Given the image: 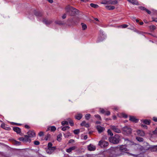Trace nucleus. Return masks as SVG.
<instances>
[{"mask_svg":"<svg viewBox=\"0 0 157 157\" xmlns=\"http://www.w3.org/2000/svg\"><path fill=\"white\" fill-rule=\"evenodd\" d=\"M84 138L85 140H86L87 138V136L86 135L85 136Z\"/></svg>","mask_w":157,"mask_h":157,"instance_id":"e2e57ef3","label":"nucleus"},{"mask_svg":"<svg viewBox=\"0 0 157 157\" xmlns=\"http://www.w3.org/2000/svg\"><path fill=\"white\" fill-rule=\"evenodd\" d=\"M128 26V25H127L124 24L121 25V27L123 28H126Z\"/></svg>","mask_w":157,"mask_h":157,"instance_id":"09e8293b","label":"nucleus"},{"mask_svg":"<svg viewBox=\"0 0 157 157\" xmlns=\"http://www.w3.org/2000/svg\"><path fill=\"white\" fill-rule=\"evenodd\" d=\"M143 123L146 124H149L150 123V121L147 120H142Z\"/></svg>","mask_w":157,"mask_h":157,"instance_id":"393cba45","label":"nucleus"},{"mask_svg":"<svg viewBox=\"0 0 157 157\" xmlns=\"http://www.w3.org/2000/svg\"><path fill=\"white\" fill-rule=\"evenodd\" d=\"M120 150L121 151L125 152L127 151V149L125 145H121L120 147Z\"/></svg>","mask_w":157,"mask_h":157,"instance_id":"f8f14e48","label":"nucleus"},{"mask_svg":"<svg viewBox=\"0 0 157 157\" xmlns=\"http://www.w3.org/2000/svg\"><path fill=\"white\" fill-rule=\"evenodd\" d=\"M121 116L124 118H127L128 117L127 115L124 113H122L121 114Z\"/></svg>","mask_w":157,"mask_h":157,"instance_id":"ea45409f","label":"nucleus"},{"mask_svg":"<svg viewBox=\"0 0 157 157\" xmlns=\"http://www.w3.org/2000/svg\"><path fill=\"white\" fill-rule=\"evenodd\" d=\"M15 144L17 145H19L21 143L20 142H18L17 141H15Z\"/></svg>","mask_w":157,"mask_h":157,"instance_id":"de8ad7c7","label":"nucleus"},{"mask_svg":"<svg viewBox=\"0 0 157 157\" xmlns=\"http://www.w3.org/2000/svg\"><path fill=\"white\" fill-rule=\"evenodd\" d=\"M157 146H155L151 147L150 148L149 147H147L146 148H145V149L147 150H148V149H150V150L151 151H156V150H157V149L156 148Z\"/></svg>","mask_w":157,"mask_h":157,"instance_id":"9d476101","label":"nucleus"},{"mask_svg":"<svg viewBox=\"0 0 157 157\" xmlns=\"http://www.w3.org/2000/svg\"><path fill=\"white\" fill-rule=\"evenodd\" d=\"M68 122L67 121H63L62 122V124L63 125H64L65 124L68 125Z\"/></svg>","mask_w":157,"mask_h":157,"instance_id":"c9c22d12","label":"nucleus"},{"mask_svg":"<svg viewBox=\"0 0 157 157\" xmlns=\"http://www.w3.org/2000/svg\"><path fill=\"white\" fill-rule=\"evenodd\" d=\"M78 10L76 11L75 10H67V13L70 14L71 16H74L78 13Z\"/></svg>","mask_w":157,"mask_h":157,"instance_id":"6e6552de","label":"nucleus"},{"mask_svg":"<svg viewBox=\"0 0 157 157\" xmlns=\"http://www.w3.org/2000/svg\"><path fill=\"white\" fill-rule=\"evenodd\" d=\"M100 112L101 113H104L105 112L104 109H100Z\"/></svg>","mask_w":157,"mask_h":157,"instance_id":"c03bdc74","label":"nucleus"},{"mask_svg":"<svg viewBox=\"0 0 157 157\" xmlns=\"http://www.w3.org/2000/svg\"><path fill=\"white\" fill-rule=\"evenodd\" d=\"M101 123V122L100 121H96V124H99Z\"/></svg>","mask_w":157,"mask_h":157,"instance_id":"69168bd1","label":"nucleus"},{"mask_svg":"<svg viewBox=\"0 0 157 157\" xmlns=\"http://www.w3.org/2000/svg\"><path fill=\"white\" fill-rule=\"evenodd\" d=\"M77 148V147L76 146H73L69 148L68 149H67L66 150V151L68 153L71 152L72 150H75L76 148Z\"/></svg>","mask_w":157,"mask_h":157,"instance_id":"dca6fc26","label":"nucleus"},{"mask_svg":"<svg viewBox=\"0 0 157 157\" xmlns=\"http://www.w3.org/2000/svg\"><path fill=\"white\" fill-rule=\"evenodd\" d=\"M81 1L83 2H87L89 0H80Z\"/></svg>","mask_w":157,"mask_h":157,"instance_id":"4d7b16f0","label":"nucleus"},{"mask_svg":"<svg viewBox=\"0 0 157 157\" xmlns=\"http://www.w3.org/2000/svg\"><path fill=\"white\" fill-rule=\"evenodd\" d=\"M153 133L154 134H156L157 133V128H156L155 130L153 132Z\"/></svg>","mask_w":157,"mask_h":157,"instance_id":"8fccbe9b","label":"nucleus"},{"mask_svg":"<svg viewBox=\"0 0 157 157\" xmlns=\"http://www.w3.org/2000/svg\"><path fill=\"white\" fill-rule=\"evenodd\" d=\"M94 116L96 118H97L98 119H99L100 120H101V117L98 114H96L95 115H94Z\"/></svg>","mask_w":157,"mask_h":157,"instance_id":"72a5a7b5","label":"nucleus"},{"mask_svg":"<svg viewBox=\"0 0 157 157\" xmlns=\"http://www.w3.org/2000/svg\"><path fill=\"white\" fill-rule=\"evenodd\" d=\"M79 132H80L79 130L78 129H76V130H75L74 131V132L75 134H77Z\"/></svg>","mask_w":157,"mask_h":157,"instance_id":"e433bc0d","label":"nucleus"},{"mask_svg":"<svg viewBox=\"0 0 157 157\" xmlns=\"http://www.w3.org/2000/svg\"><path fill=\"white\" fill-rule=\"evenodd\" d=\"M110 128L114 132L117 133H120L121 132V130L118 128L117 126L113 125H111Z\"/></svg>","mask_w":157,"mask_h":157,"instance_id":"20e7f679","label":"nucleus"},{"mask_svg":"<svg viewBox=\"0 0 157 157\" xmlns=\"http://www.w3.org/2000/svg\"><path fill=\"white\" fill-rule=\"evenodd\" d=\"M153 21L155 22H157V18H155L153 19Z\"/></svg>","mask_w":157,"mask_h":157,"instance_id":"680f3d73","label":"nucleus"},{"mask_svg":"<svg viewBox=\"0 0 157 157\" xmlns=\"http://www.w3.org/2000/svg\"><path fill=\"white\" fill-rule=\"evenodd\" d=\"M25 127L26 128H28V129L30 128V127L28 125H26L25 126Z\"/></svg>","mask_w":157,"mask_h":157,"instance_id":"13d9d810","label":"nucleus"},{"mask_svg":"<svg viewBox=\"0 0 157 157\" xmlns=\"http://www.w3.org/2000/svg\"><path fill=\"white\" fill-rule=\"evenodd\" d=\"M56 24H58L60 25H63L64 24L63 23L60 21H56Z\"/></svg>","mask_w":157,"mask_h":157,"instance_id":"7c9ffc66","label":"nucleus"},{"mask_svg":"<svg viewBox=\"0 0 157 157\" xmlns=\"http://www.w3.org/2000/svg\"><path fill=\"white\" fill-rule=\"evenodd\" d=\"M147 13L149 14H150L151 12L150 10H146Z\"/></svg>","mask_w":157,"mask_h":157,"instance_id":"052dcab7","label":"nucleus"},{"mask_svg":"<svg viewBox=\"0 0 157 157\" xmlns=\"http://www.w3.org/2000/svg\"><path fill=\"white\" fill-rule=\"evenodd\" d=\"M127 1L132 3L133 4L137 5H138V1L136 0H127Z\"/></svg>","mask_w":157,"mask_h":157,"instance_id":"412c9836","label":"nucleus"},{"mask_svg":"<svg viewBox=\"0 0 157 157\" xmlns=\"http://www.w3.org/2000/svg\"><path fill=\"white\" fill-rule=\"evenodd\" d=\"M108 133L111 136H113V133L112 132L111 130L110 129H108L107 131Z\"/></svg>","mask_w":157,"mask_h":157,"instance_id":"f704fd0d","label":"nucleus"},{"mask_svg":"<svg viewBox=\"0 0 157 157\" xmlns=\"http://www.w3.org/2000/svg\"><path fill=\"white\" fill-rule=\"evenodd\" d=\"M13 130L17 133H19L21 132L20 128L17 127H13Z\"/></svg>","mask_w":157,"mask_h":157,"instance_id":"f3484780","label":"nucleus"},{"mask_svg":"<svg viewBox=\"0 0 157 157\" xmlns=\"http://www.w3.org/2000/svg\"><path fill=\"white\" fill-rule=\"evenodd\" d=\"M74 141V140H73L72 139H71V140H70L69 141V143H71L72 142H73Z\"/></svg>","mask_w":157,"mask_h":157,"instance_id":"0e129e2a","label":"nucleus"},{"mask_svg":"<svg viewBox=\"0 0 157 157\" xmlns=\"http://www.w3.org/2000/svg\"><path fill=\"white\" fill-rule=\"evenodd\" d=\"M56 147H52L48 148L46 150L47 152L49 154H51L56 149Z\"/></svg>","mask_w":157,"mask_h":157,"instance_id":"0eeeda50","label":"nucleus"},{"mask_svg":"<svg viewBox=\"0 0 157 157\" xmlns=\"http://www.w3.org/2000/svg\"><path fill=\"white\" fill-rule=\"evenodd\" d=\"M110 142L114 144H118L121 140L120 136L118 134H116L113 137H110L109 138Z\"/></svg>","mask_w":157,"mask_h":157,"instance_id":"f257e3e1","label":"nucleus"},{"mask_svg":"<svg viewBox=\"0 0 157 157\" xmlns=\"http://www.w3.org/2000/svg\"><path fill=\"white\" fill-rule=\"evenodd\" d=\"M141 126L144 128H147V126L146 125H143V124H141Z\"/></svg>","mask_w":157,"mask_h":157,"instance_id":"bf43d9fd","label":"nucleus"},{"mask_svg":"<svg viewBox=\"0 0 157 157\" xmlns=\"http://www.w3.org/2000/svg\"><path fill=\"white\" fill-rule=\"evenodd\" d=\"M90 116H91V115L89 113H87V114H86L85 115V118L86 120H88L90 119Z\"/></svg>","mask_w":157,"mask_h":157,"instance_id":"cd10ccee","label":"nucleus"},{"mask_svg":"<svg viewBox=\"0 0 157 157\" xmlns=\"http://www.w3.org/2000/svg\"><path fill=\"white\" fill-rule=\"evenodd\" d=\"M113 119L114 120H116L117 119V117L115 115L113 116Z\"/></svg>","mask_w":157,"mask_h":157,"instance_id":"6e6d98bb","label":"nucleus"},{"mask_svg":"<svg viewBox=\"0 0 157 157\" xmlns=\"http://www.w3.org/2000/svg\"><path fill=\"white\" fill-rule=\"evenodd\" d=\"M153 120L155 122L157 121V118L155 117H154L153 118Z\"/></svg>","mask_w":157,"mask_h":157,"instance_id":"5fc2aeb1","label":"nucleus"},{"mask_svg":"<svg viewBox=\"0 0 157 157\" xmlns=\"http://www.w3.org/2000/svg\"><path fill=\"white\" fill-rule=\"evenodd\" d=\"M80 125L82 126H84L87 128H88L90 126L89 124L88 123H86L85 121H83L80 124Z\"/></svg>","mask_w":157,"mask_h":157,"instance_id":"2eb2a0df","label":"nucleus"},{"mask_svg":"<svg viewBox=\"0 0 157 157\" xmlns=\"http://www.w3.org/2000/svg\"><path fill=\"white\" fill-rule=\"evenodd\" d=\"M137 134L140 136H143L144 135V133L143 131L141 130H138L137 131Z\"/></svg>","mask_w":157,"mask_h":157,"instance_id":"6ab92c4d","label":"nucleus"},{"mask_svg":"<svg viewBox=\"0 0 157 157\" xmlns=\"http://www.w3.org/2000/svg\"><path fill=\"white\" fill-rule=\"evenodd\" d=\"M43 22L47 25H49L51 24L52 21L51 20L44 19L43 21Z\"/></svg>","mask_w":157,"mask_h":157,"instance_id":"ddd939ff","label":"nucleus"},{"mask_svg":"<svg viewBox=\"0 0 157 157\" xmlns=\"http://www.w3.org/2000/svg\"><path fill=\"white\" fill-rule=\"evenodd\" d=\"M27 134V135L29 138L34 137L36 135V134L34 131H29Z\"/></svg>","mask_w":157,"mask_h":157,"instance_id":"423d86ee","label":"nucleus"},{"mask_svg":"<svg viewBox=\"0 0 157 157\" xmlns=\"http://www.w3.org/2000/svg\"><path fill=\"white\" fill-rule=\"evenodd\" d=\"M38 135L40 136H41L44 135V132L42 131L40 132L38 134Z\"/></svg>","mask_w":157,"mask_h":157,"instance_id":"58836bf2","label":"nucleus"},{"mask_svg":"<svg viewBox=\"0 0 157 157\" xmlns=\"http://www.w3.org/2000/svg\"><path fill=\"white\" fill-rule=\"evenodd\" d=\"M88 148L89 151H94L96 149L95 147L94 146L90 144L88 147Z\"/></svg>","mask_w":157,"mask_h":157,"instance_id":"4468645a","label":"nucleus"},{"mask_svg":"<svg viewBox=\"0 0 157 157\" xmlns=\"http://www.w3.org/2000/svg\"><path fill=\"white\" fill-rule=\"evenodd\" d=\"M117 0H114L112 2V4H117Z\"/></svg>","mask_w":157,"mask_h":157,"instance_id":"3c124183","label":"nucleus"},{"mask_svg":"<svg viewBox=\"0 0 157 157\" xmlns=\"http://www.w3.org/2000/svg\"><path fill=\"white\" fill-rule=\"evenodd\" d=\"M143 24H144V23L143 22H141L140 23V24L141 25H143Z\"/></svg>","mask_w":157,"mask_h":157,"instance_id":"338daca9","label":"nucleus"},{"mask_svg":"<svg viewBox=\"0 0 157 157\" xmlns=\"http://www.w3.org/2000/svg\"><path fill=\"white\" fill-rule=\"evenodd\" d=\"M98 145L101 147H105L108 145L109 143L107 142L101 140L99 141Z\"/></svg>","mask_w":157,"mask_h":157,"instance_id":"7ed1b4c3","label":"nucleus"},{"mask_svg":"<svg viewBox=\"0 0 157 157\" xmlns=\"http://www.w3.org/2000/svg\"><path fill=\"white\" fill-rule=\"evenodd\" d=\"M136 139L139 142H143L144 141V139L140 137H137L136 138Z\"/></svg>","mask_w":157,"mask_h":157,"instance_id":"c85d7f7f","label":"nucleus"},{"mask_svg":"<svg viewBox=\"0 0 157 157\" xmlns=\"http://www.w3.org/2000/svg\"><path fill=\"white\" fill-rule=\"evenodd\" d=\"M139 9L140 10H147L144 7H142V6L140 7H139Z\"/></svg>","mask_w":157,"mask_h":157,"instance_id":"49530a36","label":"nucleus"},{"mask_svg":"<svg viewBox=\"0 0 157 157\" xmlns=\"http://www.w3.org/2000/svg\"><path fill=\"white\" fill-rule=\"evenodd\" d=\"M105 7L106 9L108 10H113L115 8V7L114 6L111 5H106Z\"/></svg>","mask_w":157,"mask_h":157,"instance_id":"aec40b11","label":"nucleus"},{"mask_svg":"<svg viewBox=\"0 0 157 157\" xmlns=\"http://www.w3.org/2000/svg\"><path fill=\"white\" fill-rule=\"evenodd\" d=\"M70 127L68 126H66L62 128V130L63 131H65V130L69 129Z\"/></svg>","mask_w":157,"mask_h":157,"instance_id":"c756f323","label":"nucleus"},{"mask_svg":"<svg viewBox=\"0 0 157 157\" xmlns=\"http://www.w3.org/2000/svg\"><path fill=\"white\" fill-rule=\"evenodd\" d=\"M34 143L35 145H38L40 144V142L38 141H35L34 142Z\"/></svg>","mask_w":157,"mask_h":157,"instance_id":"79ce46f5","label":"nucleus"},{"mask_svg":"<svg viewBox=\"0 0 157 157\" xmlns=\"http://www.w3.org/2000/svg\"><path fill=\"white\" fill-rule=\"evenodd\" d=\"M82 115L81 113H78L75 116V118L76 119L80 120L82 117Z\"/></svg>","mask_w":157,"mask_h":157,"instance_id":"a211bd4d","label":"nucleus"},{"mask_svg":"<svg viewBox=\"0 0 157 157\" xmlns=\"http://www.w3.org/2000/svg\"><path fill=\"white\" fill-rule=\"evenodd\" d=\"M66 10H77L76 9H75L73 7L71 6L68 5L66 7Z\"/></svg>","mask_w":157,"mask_h":157,"instance_id":"4be33fe9","label":"nucleus"},{"mask_svg":"<svg viewBox=\"0 0 157 157\" xmlns=\"http://www.w3.org/2000/svg\"><path fill=\"white\" fill-rule=\"evenodd\" d=\"M105 113H106V115H109L110 114V112L109 111H107Z\"/></svg>","mask_w":157,"mask_h":157,"instance_id":"864d4df0","label":"nucleus"},{"mask_svg":"<svg viewBox=\"0 0 157 157\" xmlns=\"http://www.w3.org/2000/svg\"><path fill=\"white\" fill-rule=\"evenodd\" d=\"M50 128L51 131L52 132L55 131L56 129V128L55 126H52L48 127L47 131L49 130Z\"/></svg>","mask_w":157,"mask_h":157,"instance_id":"5701e85b","label":"nucleus"},{"mask_svg":"<svg viewBox=\"0 0 157 157\" xmlns=\"http://www.w3.org/2000/svg\"><path fill=\"white\" fill-rule=\"evenodd\" d=\"M67 13H64V14H63L62 16V18L63 19H65L66 17V15H67Z\"/></svg>","mask_w":157,"mask_h":157,"instance_id":"a18cd8bd","label":"nucleus"},{"mask_svg":"<svg viewBox=\"0 0 157 157\" xmlns=\"http://www.w3.org/2000/svg\"><path fill=\"white\" fill-rule=\"evenodd\" d=\"M4 125L3 124H2L1 125V127L3 128V127L4 126Z\"/></svg>","mask_w":157,"mask_h":157,"instance_id":"774afa93","label":"nucleus"},{"mask_svg":"<svg viewBox=\"0 0 157 157\" xmlns=\"http://www.w3.org/2000/svg\"><path fill=\"white\" fill-rule=\"evenodd\" d=\"M129 120L130 121L135 123L137 122L138 121V120L133 116H130Z\"/></svg>","mask_w":157,"mask_h":157,"instance_id":"9b49d317","label":"nucleus"},{"mask_svg":"<svg viewBox=\"0 0 157 157\" xmlns=\"http://www.w3.org/2000/svg\"><path fill=\"white\" fill-rule=\"evenodd\" d=\"M35 15L37 16H42V14L40 13V12L39 11H36L35 13Z\"/></svg>","mask_w":157,"mask_h":157,"instance_id":"473e14b6","label":"nucleus"},{"mask_svg":"<svg viewBox=\"0 0 157 157\" xmlns=\"http://www.w3.org/2000/svg\"><path fill=\"white\" fill-rule=\"evenodd\" d=\"M19 140L20 141H22L24 142L30 143L31 141V140L27 135H25L24 137L20 138Z\"/></svg>","mask_w":157,"mask_h":157,"instance_id":"f03ea898","label":"nucleus"},{"mask_svg":"<svg viewBox=\"0 0 157 157\" xmlns=\"http://www.w3.org/2000/svg\"><path fill=\"white\" fill-rule=\"evenodd\" d=\"M62 136V135L61 133H60L57 136V140L59 141H60L61 140V137Z\"/></svg>","mask_w":157,"mask_h":157,"instance_id":"bb28decb","label":"nucleus"},{"mask_svg":"<svg viewBox=\"0 0 157 157\" xmlns=\"http://www.w3.org/2000/svg\"><path fill=\"white\" fill-rule=\"evenodd\" d=\"M52 144L51 143H49L48 144V148L52 147Z\"/></svg>","mask_w":157,"mask_h":157,"instance_id":"4c0bfd02","label":"nucleus"},{"mask_svg":"<svg viewBox=\"0 0 157 157\" xmlns=\"http://www.w3.org/2000/svg\"><path fill=\"white\" fill-rule=\"evenodd\" d=\"M69 123L71 126H73L74 125V123L72 120H70L69 121Z\"/></svg>","mask_w":157,"mask_h":157,"instance_id":"37998d69","label":"nucleus"},{"mask_svg":"<svg viewBox=\"0 0 157 157\" xmlns=\"http://www.w3.org/2000/svg\"><path fill=\"white\" fill-rule=\"evenodd\" d=\"M96 128L99 133H101L105 130V128L104 127H101L100 125L97 126Z\"/></svg>","mask_w":157,"mask_h":157,"instance_id":"1a4fd4ad","label":"nucleus"},{"mask_svg":"<svg viewBox=\"0 0 157 157\" xmlns=\"http://www.w3.org/2000/svg\"><path fill=\"white\" fill-rule=\"evenodd\" d=\"M150 28L152 30H154L155 29L156 27L154 25H152L150 26Z\"/></svg>","mask_w":157,"mask_h":157,"instance_id":"a19ab883","label":"nucleus"},{"mask_svg":"<svg viewBox=\"0 0 157 157\" xmlns=\"http://www.w3.org/2000/svg\"><path fill=\"white\" fill-rule=\"evenodd\" d=\"M123 130L127 134H130L132 132V129L128 126H126L123 128Z\"/></svg>","mask_w":157,"mask_h":157,"instance_id":"39448f33","label":"nucleus"},{"mask_svg":"<svg viewBox=\"0 0 157 157\" xmlns=\"http://www.w3.org/2000/svg\"><path fill=\"white\" fill-rule=\"evenodd\" d=\"M50 136L49 135H48L46 136L45 138V140H48V137Z\"/></svg>","mask_w":157,"mask_h":157,"instance_id":"603ef678","label":"nucleus"},{"mask_svg":"<svg viewBox=\"0 0 157 157\" xmlns=\"http://www.w3.org/2000/svg\"><path fill=\"white\" fill-rule=\"evenodd\" d=\"M64 135L65 138H68L71 136V133L70 132H68L66 134H64Z\"/></svg>","mask_w":157,"mask_h":157,"instance_id":"2f4dec72","label":"nucleus"},{"mask_svg":"<svg viewBox=\"0 0 157 157\" xmlns=\"http://www.w3.org/2000/svg\"><path fill=\"white\" fill-rule=\"evenodd\" d=\"M81 25L83 30H85L87 29V26L86 24L83 23H82Z\"/></svg>","mask_w":157,"mask_h":157,"instance_id":"a878e982","label":"nucleus"},{"mask_svg":"<svg viewBox=\"0 0 157 157\" xmlns=\"http://www.w3.org/2000/svg\"><path fill=\"white\" fill-rule=\"evenodd\" d=\"M90 6L95 9H97L98 6L97 4H95L94 3H91L90 4Z\"/></svg>","mask_w":157,"mask_h":157,"instance_id":"b1692460","label":"nucleus"}]
</instances>
